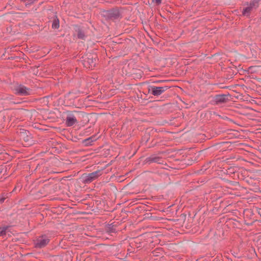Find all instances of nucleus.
Returning a JSON list of instances; mask_svg holds the SVG:
<instances>
[{
	"instance_id": "obj_13",
	"label": "nucleus",
	"mask_w": 261,
	"mask_h": 261,
	"mask_svg": "<svg viewBox=\"0 0 261 261\" xmlns=\"http://www.w3.org/2000/svg\"><path fill=\"white\" fill-rule=\"evenodd\" d=\"M91 61V64H90V65L88 67L89 68H93V67H94L95 66V63H93V62L92 58H88L87 59V61H85L84 65L85 66H86V64L88 63H90Z\"/></svg>"
},
{
	"instance_id": "obj_5",
	"label": "nucleus",
	"mask_w": 261,
	"mask_h": 261,
	"mask_svg": "<svg viewBox=\"0 0 261 261\" xmlns=\"http://www.w3.org/2000/svg\"><path fill=\"white\" fill-rule=\"evenodd\" d=\"M48 242L49 239L45 236H42L37 240L35 245L36 247L42 248L46 246Z\"/></svg>"
},
{
	"instance_id": "obj_7",
	"label": "nucleus",
	"mask_w": 261,
	"mask_h": 261,
	"mask_svg": "<svg viewBox=\"0 0 261 261\" xmlns=\"http://www.w3.org/2000/svg\"><path fill=\"white\" fill-rule=\"evenodd\" d=\"M76 122L77 120L76 117L72 114H69L68 115L66 120V123L67 126H72L73 124L76 123Z\"/></svg>"
},
{
	"instance_id": "obj_1",
	"label": "nucleus",
	"mask_w": 261,
	"mask_h": 261,
	"mask_svg": "<svg viewBox=\"0 0 261 261\" xmlns=\"http://www.w3.org/2000/svg\"><path fill=\"white\" fill-rule=\"evenodd\" d=\"M103 15L107 20L113 21L121 18V14L117 8H113L105 11L103 12Z\"/></svg>"
},
{
	"instance_id": "obj_6",
	"label": "nucleus",
	"mask_w": 261,
	"mask_h": 261,
	"mask_svg": "<svg viewBox=\"0 0 261 261\" xmlns=\"http://www.w3.org/2000/svg\"><path fill=\"white\" fill-rule=\"evenodd\" d=\"M100 175V172L99 171H95L92 173H91L85 177V178H84L85 181L87 183L90 182L94 179H96Z\"/></svg>"
},
{
	"instance_id": "obj_9",
	"label": "nucleus",
	"mask_w": 261,
	"mask_h": 261,
	"mask_svg": "<svg viewBox=\"0 0 261 261\" xmlns=\"http://www.w3.org/2000/svg\"><path fill=\"white\" fill-rule=\"evenodd\" d=\"M216 103H221L225 102L226 100V96L225 95H217L214 98Z\"/></svg>"
},
{
	"instance_id": "obj_3",
	"label": "nucleus",
	"mask_w": 261,
	"mask_h": 261,
	"mask_svg": "<svg viewBox=\"0 0 261 261\" xmlns=\"http://www.w3.org/2000/svg\"><path fill=\"white\" fill-rule=\"evenodd\" d=\"M19 137L21 139L24 140L25 145H31L33 144V140L30 133L27 130H23L19 133Z\"/></svg>"
},
{
	"instance_id": "obj_10",
	"label": "nucleus",
	"mask_w": 261,
	"mask_h": 261,
	"mask_svg": "<svg viewBox=\"0 0 261 261\" xmlns=\"http://www.w3.org/2000/svg\"><path fill=\"white\" fill-rule=\"evenodd\" d=\"M243 8L242 10V15L247 17H250L251 12L253 10L249 5Z\"/></svg>"
},
{
	"instance_id": "obj_4",
	"label": "nucleus",
	"mask_w": 261,
	"mask_h": 261,
	"mask_svg": "<svg viewBox=\"0 0 261 261\" xmlns=\"http://www.w3.org/2000/svg\"><path fill=\"white\" fill-rule=\"evenodd\" d=\"M168 86L164 87H156L151 86L149 90L151 91L152 94L154 96H159L162 94L164 92L168 89Z\"/></svg>"
},
{
	"instance_id": "obj_14",
	"label": "nucleus",
	"mask_w": 261,
	"mask_h": 261,
	"mask_svg": "<svg viewBox=\"0 0 261 261\" xmlns=\"http://www.w3.org/2000/svg\"><path fill=\"white\" fill-rule=\"evenodd\" d=\"M7 228L3 227L0 228V236H4L6 234Z\"/></svg>"
},
{
	"instance_id": "obj_12",
	"label": "nucleus",
	"mask_w": 261,
	"mask_h": 261,
	"mask_svg": "<svg viewBox=\"0 0 261 261\" xmlns=\"http://www.w3.org/2000/svg\"><path fill=\"white\" fill-rule=\"evenodd\" d=\"M59 28V19L56 15L53 20L52 28L54 29H57Z\"/></svg>"
},
{
	"instance_id": "obj_11",
	"label": "nucleus",
	"mask_w": 261,
	"mask_h": 261,
	"mask_svg": "<svg viewBox=\"0 0 261 261\" xmlns=\"http://www.w3.org/2000/svg\"><path fill=\"white\" fill-rule=\"evenodd\" d=\"M77 32V36L79 39H85L86 37V35L84 31L80 27H77V29L75 30Z\"/></svg>"
},
{
	"instance_id": "obj_15",
	"label": "nucleus",
	"mask_w": 261,
	"mask_h": 261,
	"mask_svg": "<svg viewBox=\"0 0 261 261\" xmlns=\"http://www.w3.org/2000/svg\"><path fill=\"white\" fill-rule=\"evenodd\" d=\"M7 194H3L2 195L0 196V203H2L4 201L5 199L7 197Z\"/></svg>"
},
{
	"instance_id": "obj_18",
	"label": "nucleus",
	"mask_w": 261,
	"mask_h": 261,
	"mask_svg": "<svg viewBox=\"0 0 261 261\" xmlns=\"http://www.w3.org/2000/svg\"><path fill=\"white\" fill-rule=\"evenodd\" d=\"M27 48H28V46H26L25 47H23L22 49H26Z\"/></svg>"
},
{
	"instance_id": "obj_2",
	"label": "nucleus",
	"mask_w": 261,
	"mask_h": 261,
	"mask_svg": "<svg viewBox=\"0 0 261 261\" xmlns=\"http://www.w3.org/2000/svg\"><path fill=\"white\" fill-rule=\"evenodd\" d=\"M12 90L16 94L20 95H28L32 93V91L27 87L19 85L18 84L14 85L12 87Z\"/></svg>"
},
{
	"instance_id": "obj_17",
	"label": "nucleus",
	"mask_w": 261,
	"mask_h": 261,
	"mask_svg": "<svg viewBox=\"0 0 261 261\" xmlns=\"http://www.w3.org/2000/svg\"><path fill=\"white\" fill-rule=\"evenodd\" d=\"M155 3L158 4V5H159L162 2V0H154Z\"/></svg>"
},
{
	"instance_id": "obj_16",
	"label": "nucleus",
	"mask_w": 261,
	"mask_h": 261,
	"mask_svg": "<svg viewBox=\"0 0 261 261\" xmlns=\"http://www.w3.org/2000/svg\"><path fill=\"white\" fill-rule=\"evenodd\" d=\"M35 2L34 0H27V3H25V5H30Z\"/></svg>"
},
{
	"instance_id": "obj_8",
	"label": "nucleus",
	"mask_w": 261,
	"mask_h": 261,
	"mask_svg": "<svg viewBox=\"0 0 261 261\" xmlns=\"http://www.w3.org/2000/svg\"><path fill=\"white\" fill-rule=\"evenodd\" d=\"M261 0H251L249 2L245 3V5H249L253 10H255L258 8Z\"/></svg>"
}]
</instances>
